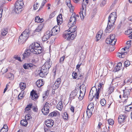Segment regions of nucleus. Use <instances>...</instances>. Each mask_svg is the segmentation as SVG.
I'll return each mask as SVG.
<instances>
[{
	"label": "nucleus",
	"instance_id": "obj_1",
	"mask_svg": "<svg viewBox=\"0 0 132 132\" xmlns=\"http://www.w3.org/2000/svg\"><path fill=\"white\" fill-rule=\"evenodd\" d=\"M29 30L28 29H26L19 36L18 42L20 44H23L27 40L29 34Z\"/></svg>",
	"mask_w": 132,
	"mask_h": 132
},
{
	"label": "nucleus",
	"instance_id": "obj_2",
	"mask_svg": "<svg viewBox=\"0 0 132 132\" xmlns=\"http://www.w3.org/2000/svg\"><path fill=\"white\" fill-rule=\"evenodd\" d=\"M100 88L97 90L96 87H93L91 90L89 96V99L90 101L92 100L93 97L96 96L97 99L98 98L100 93Z\"/></svg>",
	"mask_w": 132,
	"mask_h": 132
},
{
	"label": "nucleus",
	"instance_id": "obj_3",
	"mask_svg": "<svg viewBox=\"0 0 132 132\" xmlns=\"http://www.w3.org/2000/svg\"><path fill=\"white\" fill-rule=\"evenodd\" d=\"M77 35V33L72 34L68 30L65 31L63 35V37L65 39L69 40L70 39L72 40L75 38Z\"/></svg>",
	"mask_w": 132,
	"mask_h": 132
},
{
	"label": "nucleus",
	"instance_id": "obj_4",
	"mask_svg": "<svg viewBox=\"0 0 132 132\" xmlns=\"http://www.w3.org/2000/svg\"><path fill=\"white\" fill-rule=\"evenodd\" d=\"M130 41H127V44L128 45V46H126L125 48H122L121 50V52H119L118 53L117 56L120 58H124L125 57V55L127 54V52H125V49H128L129 47L130 46Z\"/></svg>",
	"mask_w": 132,
	"mask_h": 132
},
{
	"label": "nucleus",
	"instance_id": "obj_5",
	"mask_svg": "<svg viewBox=\"0 0 132 132\" xmlns=\"http://www.w3.org/2000/svg\"><path fill=\"white\" fill-rule=\"evenodd\" d=\"M115 35L114 34L110 35L109 38H107L106 40V43L107 44L113 45H115L117 40L115 39Z\"/></svg>",
	"mask_w": 132,
	"mask_h": 132
},
{
	"label": "nucleus",
	"instance_id": "obj_6",
	"mask_svg": "<svg viewBox=\"0 0 132 132\" xmlns=\"http://www.w3.org/2000/svg\"><path fill=\"white\" fill-rule=\"evenodd\" d=\"M117 18V15L116 12L111 13L108 18V22L114 24Z\"/></svg>",
	"mask_w": 132,
	"mask_h": 132
},
{
	"label": "nucleus",
	"instance_id": "obj_7",
	"mask_svg": "<svg viewBox=\"0 0 132 132\" xmlns=\"http://www.w3.org/2000/svg\"><path fill=\"white\" fill-rule=\"evenodd\" d=\"M77 18L76 17V13H73L71 16L68 24V27L75 24L77 21Z\"/></svg>",
	"mask_w": 132,
	"mask_h": 132
},
{
	"label": "nucleus",
	"instance_id": "obj_8",
	"mask_svg": "<svg viewBox=\"0 0 132 132\" xmlns=\"http://www.w3.org/2000/svg\"><path fill=\"white\" fill-rule=\"evenodd\" d=\"M39 73L40 76L42 77H45L48 73V70L44 67L42 66Z\"/></svg>",
	"mask_w": 132,
	"mask_h": 132
},
{
	"label": "nucleus",
	"instance_id": "obj_9",
	"mask_svg": "<svg viewBox=\"0 0 132 132\" xmlns=\"http://www.w3.org/2000/svg\"><path fill=\"white\" fill-rule=\"evenodd\" d=\"M24 6L23 0H18L15 4V8H22Z\"/></svg>",
	"mask_w": 132,
	"mask_h": 132
},
{
	"label": "nucleus",
	"instance_id": "obj_10",
	"mask_svg": "<svg viewBox=\"0 0 132 132\" xmlns=\"http://www.w3.org/2000/svg\"><path fill=\"white\" fill-rule=\"evenodd\" d=\"M126 117L125 114H121L118 117V120L119 123L120 124H123L126 121Z\"/></svg>",
	"mask_w": 132,
	"mask_h": 132
},
{
	"label": "nucleus",
	"instance_id": "obj_11",
	"mask_svg": "<svg viewBox=\"0 0 132 132\" xmlns=\"http://www.w3.org/2000/svg\"><path fill=\"white\" fill-rule=\"evenodd\" d=\"M58 79L56 80L54 84L52 91V93L53 94H57L58 91Z\"/></svg>",
	"mask_w": 132,
	"mask_h": 132
},
{
	"label": "nucleus",
	"instance_id": "obj_12",
	"mask_svg": "<svg viewBox=\"0 0 132 132\" xmlns=\"http://www.w3.org/2000/svg\"><path fill=\"white\" fill-rule=\"evenodd\" d=\"M130 91L129 90L127 89H126L123 90V97L125 99L123 101V103H125L127 102V100H128V98L129 96Z\"/></svg>",
	"mask_w": 132,
	"mask_h": 132
},
{
	"label": "nucleus",
	"instance_id": "obj_13",
	"mask_svg": "<svg viewBox=\"0 0 132 132\" xmlns=\"http://www.w3.org/2000/svg\"><path fill=\"white\" fill-rule=\"evenodd\" d=\"M30 96L31 97L32 99L34 101L36 100L39 97L36 91L34 89L30 92Z\"/></svg>",
	"mask_w": 132,
	"mask_h": 132
},
{
	"label": "nucleus",
	"instance_id": "obj_14",
	"mask_svg": "<svg viewBox=\"0 0 132 132\" xmlns=\"http://www.w3.org/2000/svg\"><path fill=\"white\" fill-rule=\"evenodd\" d=\"M42 51V47L40 46L39 44H38V47H37L34 50H32L31 51V52L36 54H38L41 53Z\"/></svg>",
	"mask_w": 132,
	"mask_h": 132
},
{
	"label": "nucleus",
	"instance_id": "obj_15",
	"mask_svg": "<svg viewBox=\"0 0 132 132\" xmlns=\"http://www.w3.org/2000/svg\"><path fill=\"white\" fill-rule=\"evenodd\" d=\"M114 24L108 22V24L106 29L105 30V32L106 33H109L111 32L114 28Z\"/></svg>",
	"mask_w": 132,
	"mask_h": 132
},
{
	"label": "nucleus",
	"instance_id": "obj_16",
	"mask_svg": "<svg viewBox=\"0 0 132 132\" xmlns=\"http://www.w3.org/2000/svg\"><path fill=\"white\" fill-rule=\"evenodd\" d=\"M54 123V121L51 119H47L45 122V125L47 127L49 128H51Z\"/></svg>",
	"mask_w": 132,
	"mask_h": 132
},
{
	"label": "nucleus",
	"instance_id": "obj_17",
	"mask_svg": "<svg viewBox=\"0 0 132 132\" xmlns=\"http://www.w3.org/2000/svg\"><path fill=\"white\" fill-rule=\"evenodd\" d=\"M32 104L30 103L27 105L25 108L24 112V114L30 113V110L32 107Z\"/></svg>",
	"mask_w": 132,
	"mask_h": 132
},
{
	"label": "nucleus",
	"instance_id": "obj_18",
	"mask_svg": "<svg viewBox=\"0 0 132 132\" xmlns=\"http://www.w3.org/2000/svg\"><path fill=\"white\" fill-rule=\"evenodd\" d=\"M52 65V61H51L50 59H49L47 60L42 66L49 70V68L51 67Z\"/></svg>",
	"mask_w": 132,
	"mask_h": 132
},
{
	"label": "nucleus",
	"instance_id": "obj_19",
	"mask_svg": "<svg viewBox=\"0 0 132 132\" xmlns=\"http://www.w3.org/2000/svg\"><path fill=\"white\" fill-rule=\"evenodd\" d=\"M39 43L37 42H34L31 44L29 47V50L30 52L34 50L35 49L38 47Z\"/></svg>",
	"mask_w": 132,
	"mask_h": 132
},
{
	"label": "nucleus",
	"instance_id": "obj_20",
	"mask_svg": "<svg viewBox=\"0 0 132 132\" xmlns=\"http://www.w3.org/2000/svg\"><path fill=\"white\" fill-rule=\"evenodd\" d=\"M69 27V28L67 30L69 31L70 32H71L73 34L74 33H76L77 32H76V30L77 27L76 26L73 25Z\"/></svg>",
	"mask_w": 132,
	"mask_h": 132
},
{
	"label": "nucleus",
	"instance_id": "obj_21",
	"mask_svg": "<svg viewBox=\"0 0 132 132\" xmlns=\"http://www.w3.org/2000/svg\"><path fill=\"white\" fill-rule=\"evenodd\" d=\"M80 15L82 20H84L86 15V9H82L79 13Z\"/></svg>",
	"mask_w": 132,
	"mask_h": 132
},
{
	"label": "nucleus",
	"instance_id": "obj_22",
	"mask_svg": "<svg viewBox=\"0 0 132 132\" xmlns=\"http://www.w3.org/2000/svg\"><path fill=\"white\" fill-rule=\"evenodd\" d=\"M44 82L43 79H39L36 82V84L38 87H40L44 84Z\"/></svg>",
	"mask_w": 132,
	"mask_h": 132
},
{
	"label": "nucleus",
	"instance_id": "obj_23",
	"mask_svg": "<svg viewBox=\"0 0 132 132\" xmlns=\"http://www.w3.org/2000/svg\"><path fill=\"white\" fill-rule=\"evenodd\" d=\"M58 28L57 26H55L50 31L53 35H55L57 34Z\"/></svg>",
	"mask_w": 132,
	"mask_h": 132
},
{
	"label": "nucleus",
	"instance_id": "obj_24",
	"mask_svg": "<svg viewBox=\"0 0 132 132\" xmlns=\"http://www.w3.org/2000/svg\"><path fill=\"white\" fill-rule=\"evenodd\" d=\"M49 108L43 107L42 110V112L44 115H46L49 113L50 111Z\"/></svg>",
	"mask_w": 132,
	"mask_h": 132
},
{
	"label": "nucleus",
	"instance_id": "obj_25",
	"mask_svg": "<svg viewBox=\"0 0 132 132\" xmlns=\"http://www.w3.org/2000/svg\"><path fill=\"white\" fill-rule=\"evenodd\" d=\"M44 24L43 23H42L39 24L35 30L36 31L39 32L41 31L44 27Z\"/></svg>",
	"mask_w": 132,
	"mask_h": 132
},
{
	"label": "nucleus",
	"instance_id": "obj_26",
	"mask_svg": "<svg viewBox=\"0 0 132 132\" xmlns=\"http://www.w3.org/2000/svg\"><path fill=\"white\" fill-rule=\"evenodd\" d=\"M30 50H26L25 51L24 54H23V58L24 59L26 57H27L30 55Z\"/></svg>",
	"mask_w": 132,
	"mask_h": 132
},
{
	"label": "nucleus",
	"instance_id": "obj_27",
	"mask_svg": "<svg viewBox=\"0 0 132 132\" xmlns=\"http://www.w3.org/2000/svg\"><path fill=\"white\" fill-rule=\"evenodd\" d=\"M5 77L10 80H12L14 78V75L13 74L11 73H9L6 75Z\"/></svg>",
	"mask_w": 132,
	"mask_h": 132
},
{
	"label": "nucleus",
	"instance_id": "obj_28",
	"mask_svg": "<svg viewBox=\"0 0 132 132\" xmlns=\"http://www.w3.org/2000/svg\"><path fill=\"white\" fill-rule=\"evenodd\" d=\"M89 2L88 0H83L82 4V8H86Z\"/></svg>",
	"mask_w": 132,
	"mask_h": 132
},
{
	"label": "nucleus",
	"instance_id": "obj_29",
	"mask_svg": "<svg viewBox=\"0 0 132 132\" xmlns=\"http://www.w3.org/2000/svg\"><path fill=\"white\" fill-rule=\"evenodd\" d=\"M8 130V128L6 124L3 125V127L1 130L0 132H7Z\"/></svg>",
	"mask_w": 132,
	"mask_h": 132
},
{
	"label": "nucleus",
	"instance_id": "obj_30",
	"mask_svg": "<svg viewBox=\"0 0 132 132\" xmlns=\"http://www.w3.org/2000/svg\"><path fill=\"white\" fill-rule=\"evenodd\" d=\"M19 86L21 90L22 91H23L26 88V84L25 83L21 82L19 84Z\"/></svg>",
	"mask_w": 132,
	"mask_h": 132
},
{
	"label": "nucleus",
	"instance_id": "obj_31",
	"mask_svg": "<svg viewBox=\"0 0 132 132\" xmlns=\"http://www.w3.org/2000/svg\"><path fill=\"white\" fill-rule=\"evenodd\" d=\"M28 123L27 121L25 119H23L21 120L20 121L21 125L23 126H26Z\"/></svg>",
	"mask_w": 132,
	"mask_h": 132
},
{
	"label": "nucleus",
	"instance_id": "obj_32",
	"mask_svg": "<svg viewBox=\"0 0 132 132\" xmlns=\"http://www.w3.org/2000/svg\"><path fill=\"white\" fill-rule=\"evenodd\" d=\"M38 61V57L37 56H34L31 61L32 63L35 64Z\"/></svg>",
	"mask_w": 132,
	"mask_h": 132
},
{
	"label": "nucleus",
	"instance_id": "obj_33",
	"mask_svg": "<svg viewBox=\"0 0 132 132\" xmlns=\"http://www.w3.org/2000/svg\"><path fill=\"white\" fill-rule=\"evenodd\" d=\"M93 110H90V109H87L86 111V113L88 118H89L91 116L92 114V111Z\"/></svg>",
	"mask_w": 132,
	"mask_h": 132
},
{
	"label": "nucleus",
	"instance_id": "obj_34",
	"mask_svg": "<svg viewBox=\"0 0 132 132\" xmlns=\"http://www.w3.org/2000/svg\"><path fill=\"white\" fill-rule=\"evenodd\" d=\"M121 77V75H120L118 76H116V78H114L112 80V82H114L116 83H117L119 82L121 80V79L120 78Z\"/></svg>",
	"mask_w": 132,
	"mask_h": 132
},
{
	"label": "nucleus",
	"instance_id": "obj_35",
	"mask_svg": "<svg viewBox=\"0 0 132 132\" xmlns=\"http://www.w3.org/2000/svg\"><path fill=\"white\" fill-rule=\"evenodd\" d=\"M22 9H13L12 10V12L14 14H19L22 11Z\"/></svg>",
	"mask_w": 132,
	"mask_h": 132
},
{
	"label": "nucleus",
	"instance_id": "obj_36",
	"mask_svg": "<svg viewBox=\"0 0 132 132\" xmlns=\"http://www.w3.org/2000/svg\"><path fill=\"white\" fill-rule=\"evenodd\" d=\"M125 110L127 111H129L132 110V106L131 104H129L125 106Z\"/></svg>",
	"mask_w": 132,
	"mask_h": 132
},
{
	"label": "nucleus",
	"instance_id": "obj_37",
	"mask_svg": "<svg viewBox=\"0 0 132 132\" xmlns=\"http://www.w3.org/2000/svg\"><path fill=\"white\" fill-rule=\"evenodd\" d=\"M63 20L62 19V14H60L58 15V25H59V24H61L63 22Z\"/></svg>",
	"mask_w": 132,
	"mask_h": 132
},
{
	"label": "nucleus",
	"instance_id": "obj_38",
	"mask_svg": "<svg viewBox=\"0 0 132 132\" xmlns=\"http://www.w3.org/2000/svg\"><path fill=\"white\" fill-rule=\"evenodd\" d=\"M7 29L6 28H4L3 29L1 32V35L3 36H5L7 34Z\"/></svg>",
	"mask_w": 132,
	"mask_h": 132
},
{
	"label": "nucleus",
	"instance_id": "obj_39",
	"mask_svg": "<svg viewBox=\"0 0 132 132\" xmlns=\"http://www.w3.org/2000/svg\"><path fill=\"white\" fill-rule=\"evenodd\" d=\"M94 107V104L92 103H90L88 105L87 107V109H90V110H93Z\"/></svg>",
	"mask_w": 132,
	"mask_h": 132
},
{
	"label": "nucleus",
	"instance_id": "obj_40",
	"mask_svg": "<svg viewBox=\"0 0 132 132\" xmlns=\"http://www.w3.org/2000/svg\"><path fill=\"white\" fill-rule=\"evenodd\" d=\"M66 3L67 5L68 6V7L69 8H70L71 7V8H73V7L74 8V7L72 6V5L71 4L70 1V0L66 1Z\"/></svg>",
	"mask_w": 132,
	"mask_h": 132
},
{
	"label": "nucleus",
	"instance_id": "obj_41",
	"mask_svg": "<svg viewBox=\"0 0 132 132\" xmlns=\"http://www.w3.org/2000/svg\"><path fill=\"white\" fill-rule=\"evenodd\" d=\"M45 34L46 36H47L48 37L50 38L53 35H52V33L51 32V31L49 30H47Z\"/></svg>",
	"mask_w": 132,
	"mask_h": 132
},
{
	"label": "nucleus",
	"instance_id": "obj_42",
	"mask_svg": "<svg viewBox=\"0 0 132 132\" xmlns=\"http://www.w3.org/2000/svg\"><path fill=\"white\" fill-rule=\"evenodd\" d=\"M107 2V0H103L101 3L100 6L101 7H102L105 5Z\"/></svg>",
	"mask_w": 132,
	"mask_h": 132
},
{
	"label": "nucleus",
	"instance_id": "obj_43",
	"mask_svg": "<svg viewBox=\"0 0 132 132\" xmlns=\"http://www.w3.org/2000/svg\"><path fill=\"white\" fill-rule=\"evenodd\" d=\"M26 114H27L25 117V119L27 121L29 120L31 118V117L30 115V113H27Z\"/></svg>",
	"mask_w": 132,
	"mask_h": 132
},
{
	"label": "nucleus",
	"instance_id": "obj_44",
	"mask_svg": "<svg viewBox=\"0 0 132 132\" xmlns=\"http://www.w3.org/2000/svg\"><path fill=\"white\" fill-rule=\"evenodd\" d=\"M57 111H54L50 113L49 114V116L50 117H53L56 116L57 115Z\"/></svg>",
	"mask_w": 132,
	"mask_h": 132
},
{
	"label": "nucleus",
	"instance_id": "obj_45",
	"mask_svg": "<svg viewBox=\"0 0 132 132\" xmlns=\"http://www.w3.org/2000/svg\"><path fill=\"white\" fill-rule=\"evenodd\" d=\"M63 105L62 104L61 101H60L58 102V110L60 111L62 110L63 108Z\"/></svg>",
	"mask_w": 132,
	"mask_h": 132
},
{
	"label": "nucleus",
	"instance_id": "obj_46",
	"mask_svg": "<svg viewBox=\"0 0 132 132\" xmlns=\"http://www.w3.org/2000/svg\"><path fill=\"white\" fill-rule=\"evenodd\" d=\"M77 94V91L73 90L71 93L70 96L71 97H73L76 96Z\"/></svg>",
	"mask_w": 132,
	"mask_h": 132
},
{
	"label": "nucleus",
	"instance_id": "obj_47",
	"mask_svg": "<svg viewBox=\"0 0 132 132\" xmlns=\"http://www.w3.org/2000/svg\"><path fill=\"white\" fill-rule=\"evenodd\" d=\"M106 101L104 98H103L100 101L101 104L102 106H104L106 104Z\"/></svg>",
	"mask_w": 132,
	"mask_h": 132
},
{
	"label": "nucleus",
	"instance_id": "obj_48",
	"mask_svg": "<svg viewBox=\"0 0 132 132\" xmlns=\"http://www.w3.org/2000/svg\"><path fill=\"white\" fill-rule=\"evenodd\" d=\"M49 38L47 36H46L45 34L43 36L42 38V40L43 41L45 42Z\"/></svg>",
	"mask_w": 132,
	"mask_h": 132
},
{
	"label": "nucleus",
	"instance_id": "obj_49",
	"mask_svg": "<svg viewBox=\"0 0 132 132\" xmlns=\"http://www.w3.org/2000/svg\"><path fill=\"white\" fill-rule=\"evenodd\" d=\"M130 62L128 60H127L124 62V64L125 67H127L130 65Z\"/></svg>",
	"mask_w": 132,
	"mask_h": 132
},
{
	"label": "nucleus",
	"instance_id": "obj_50",
	"mask_svg": "<svg viewBox=\"0 0 132 132\" xmlns=\"http://www.w3.org/2000/svg\"><path fill=\"white\" fill-rule=\"evenodd\" d=\"M62 117L65 119H68V115L67 112H65L62 115Z\"/></svg>",
	"mask_w": 132,
	"mask_h": 132
},
{
	"label": "nucleus",
	"instance_id": "obj_51",
	"mask_svg": "<svg viewBox=\"0 0 132 132\" xmlns=\"http://www.w3.org/2000/svg\"><path fill=\"white\" fill-rule=\"evenodd\" d=\"M101 37V35L99 34H98L96 35V41H98L99 39H100Z\"/></svg>",
	"mask_w": 132,
	"mask_h": 132
},
{
	"label": "nucleus",
	"instance_id": "obj_52",
	"mask_svg": "<svg viewBox=\"0 0 132 132\" xmlns=\"http://www.w3.org/2000/svg\"><path fill=\"white\" fill-rule=\"evenodd\" d=\"M23 92H21L18 95V99H22L23 97Z\"/></svg>",
	"mask_w": 132,
	"mask_h": 132
},
{
	"label": "nucleus",
	"instance_id": "obj_53",
	"mask_svg": "<svg viewBox=\"0 0 132 132\" xmlns=\"http://www.w3.org/2000/svg\"><path fill=\"white\" fill-rule=\"evenodd\" d=\"M108 122L109 124L112 125L114 124V121L113 120L111 119H109L108 120Z\"/></svg>",
	"mask_w": 132,
	"mask_h": 132
},
{
	"label": "nucleus",
	"instance_id": "obj_54",
	"mask_svg": "<svg viewBox=\"0 0 132 132\" xmlns=\"http://www.w3.org/2000/svg\"><path fill=\"white\" fill-rule=\"evenodd\" d=\"M72 76L73 78L76 79L77 78V75L75 72H73L72 74Z\"/></svg>",
	"mask_w": 132,
	"mask_h": 132
},
{
	"label": "nucleus",
	"instance_id": "obj_55",
	"mask_svg": "<svg viewBox=\"0 0 132 132\" xmlns=\"http://www.w3.org/2000/svg\"><path fill=\"white\" fill-rule=\"evenodd\" d=\"M40 18L38 16H36L35 18V21L36 22H37V23H40L39 20H40Z\"/></svg>",
	"mask_w": 132,
	"mask_h": 132
},
{
	"label": "nucleus",
	"instance_id": "obj_56",
	"mask_svg": "<svg viewBox=\"0 0 132 132\" xmlns=\"http://www.w3.org/2000/svg\"><path fill=\"white\" fill-rule=\"evenodd\" d=\"M39 3L36 2L35 3L34 5V8H38L39 7Z\"/></svg>",
	"mask_w": 132,
	"mask_h": 132
},
{
	"label": "nucleus",
	"instance_id": "obj_57",
	"mask_svg": "<svg viewBox=\"0 0 132 132\" xmlns=\"http://www.w3.org/2000/svg\"><path fill=\"white\" fill-rule=\"evenodd\" d=\"M132 32V30L129 29L126 31L125 32V34L127 35H129Z\"/></svg>",
	"mask_w": 132,
	"mask_h": 132
},
{
	"label": "nucleus",
	"instance_id": "obj_58",
	"mask_svg": "<svg viewBox=\"0 0 132 132\" xmlns=\"http://www.w3.org/2000/svg\"><path fill=\"white\" fill-rule=\"evenodd\" d=\"M46 2V0H44L43 1L39 8H42L43 6L45 5Z\"/></svg>",
	"mask_w": 132,
	"mask_h": 132
},
{
	"label": "nucleus",
	"instance_id": "obj_59",
	"mask_svg": "<svg viewBox=\"0 0 132 132\" xmlns=\"http://www.w3.org/2000/svg\"><path fill=\"white\" fill-rule=\"evenodd\" d=\"M50 104L48 102H47L45 103L44 105V107L46 108H50Z\"/></svg>",
	"mask_w": 132,
	"mask_h": 132
},
{
	"label": "nucleus",
	"instance_id": "obj_60",
	"mask_svg": "<svg viewBox=\"0 0 132 132\" xmlns=\"http://www.w3.org/2000/svg\"><path fill=\"white\" fill-rule=\"evenodd\" d=\"M114 90L113 88L112 87H110L109 88L108 90V93L109 94H111L112 92H113Z\"/></svg>",
	"mask_w": 132,
	"mask_h": 132
},
{
	"label": "nucleus",
	"instance_id": "obj_61",
	"mask_svg": "<svg viewBox=\"0 0 132 132\" xmlns=\"http://www.w3.org/2000/svg\"><path fill=\"white\" fill-rule=\"evenodd\" d=\"M97 10L96 9H94L92 11L93 15H92L91 17L92 18H93L94 16V15L96 13Z\"/></svg>",
	"mask_w": 132,
	"mask_h": 132
},
{
	"label": "nucleus",
	"instance_id": "obj_62",
	"mask_svg": "<svg viewBox=\"0 0 132 132\" xmlns=\"http://www.w3.org/2000/svg\"><path fill=\"white\" fill-rule=\"evenodd\" d=\"M14 58L16 60H17L19 61H21L20 57L17 55H15L14 57Z\"/></svg>",
	"mask_w": 132,
	"mask_h": 132
},
{
	"label": "nucleus",
	"instance_id": "obj_63",
	"mask_svg": "<svg viewBox=\"0 0 132 132\" xmlns=\"http://www.w3.org/2000/svg\"><path fill=\"white\" fill-rule=\"evenodd\" d=\"M23 67L25 69H28L29 68L28 63L24 64L23 65Z\"/></svg>",
	"mask_w": 132,
	"mask_h": 132
},
{
	"label": "nucleus",
	"instance_id": "obj_64",
	"mask_svg": "<svg viewBox=\"0 0 132 132\" xmlns=\"http://www.w3.org/2000/svg\"><path fill=\"white\" fill-rule=\"evenodd\" d=\"M64 58V56H63L61 57L59 60V62L61 63H63Z\"/></svg>",
	"mask_w": 132,
	"mask_h": 132
}]
</instances>
